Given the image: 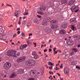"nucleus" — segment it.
Returning a JSON list of instances; mask_svg holds the SVG:
<instances>
[{"instance_id":"22","label":"nucleus","mask_w":80,"mask_h":80,"mask_svg":"<svg viewBox=\"0 0 80 80\" xmlns=\"http://www.w3.org/2000/svg\"><path fill=\"white\" fill-rule=\"evenodd\" d=\"M60 33L61 34H64L65 33V31L64 30H61L60 31Z\"/></svg>"},{"instance_id":"43","label":"nucleus","mask_w":80,"mask_h":80,"mask_svg":"<svg viewBox=\"0 0 80 80\" xmlns=\"http://www.w3.org/2000/svg\"><path fill=\"white\" fill-rule=\"evenodd\" d=\"M61 65L60 66V68H63V64H61Z\"/></svg>"},{"instance_id":"2","label":"nucleus","mask_w":80,"mask_h":80,"mask_svg":"<svg viewBox=\"0 0 80 80\" xmlns=\"http://www.w3.org/2000/svg\"><path fill=\"white\" fill-rule=\"evenodd\" d=\"M35 62L33 60H29L26 62V65L27 66H32L34 65Z\"/></svg>"},{"instance_id":"19","label":"nucleus","mask_w":80,"mask_h":80,"mask_svg":"<svg viewBox=\"0 0 80 80\" xmlns=\"http://www.w3.org/2000/svg\"><path fill=\"white\" fill-rule=\"evenodd\" d=\"M76 9V7L75 6H72L71 9V10L72 12H74V11Z\"/></svg>"},{"instance_id":"63","label":"nucleus","mask_w":80,"mask_h":80,"mask_svg":"<svg viewBox=\"0 0 80 80\" xmlns=\"http://www.w3.org/2000/svg\"><path fill=\"white\" fill-rule=\"evenodd\" d=\"M46 19H47V20H50V18H48Z\"/></svg>"},{"instance_id":"54","label":"nucleus","mask_w":80,"mask_h":80,"mask_svg":"<svg viewBox=\"0 0 80 80\" xmlns=\"http://www.w3.org/2000/svg\"><path fill=\"white\" fill-rule=\"evenodd\" d=\"M56 70H59V69H60V68H58L57 67H56Z\"/></svg>"},{"instance_id":"8","label":"nucleus","mask_w":80,"mask_h":80,"mask_svg":"<svg viewBox=\"0 0 80 80\" xmlns=\"http://www.w3.org/2000/svg\"><path fill=\"white\" fill-rule=\"evenodd\" d=\"M20 11H16L15 13L14 14V16L16 17H18V15L20 14Z\"/></svg>"},{"instance_id":"13","label":"nucleus","mask_w":80,"mask_h":80,"mask_svg":"<svg viewBox=\"0 0 80 80\" xmlns=\"http://www.w3.org/2000/svg\"><path fill=\"white\" fill-rule=\"evenodd\" d=\"M46 9V7L45 6H42V8H40V11H43V10H44V11H45Z\"/></svg>"},{"instance_id":"47","label":"nucleus","mask_w":80,"mask_h":80,"mask_svg":"<svg viewBox=\"0 0 80 80\" xmlns=\"http://www.w3.org/2000/svg\"><path fill=\"white\" fill-rule=\"evenodd\" d=\"M17 31H18L19 30H20V28H17Z\"/></svg>"},{"instance_id":"36","label":"nucleus","mask_w":80,"mask_h":80,"mask_svg":"<svg viewBox=\"0 0 80 80\" xmlns=\"http://www.w3.org/2000/svg\"><path fill=\"white\" fill-rule=\"evenodd\" d=\"M25 21H23L22 22V25H25Z\"/></svg>"},{"instance_id":"48","label":"nucleus","mask_w":80,"mask_h":80,"mask_svg":"<svg viewBox=\"0 0 80 80\" xmlns=\"http://www.w3.org/2000/svg\"><path fill=\"white\" fill-rule=\"evenodd\" d=\"M52 49H49V52H52Z\"/></svg>"},{"instance_id":"25","label":"nucleus","mask_w":80,"mask_h":80,"mask_svg":"<svg viewBox=\"0 0 80 80\" xmlns=\"http://www.w3.org/2000/svg\"><path fill=\"white\" fill-rule=\"evenodd\" d=\"M39 58V56L37 54L35 55L34 57V59H38V58Z\"/></svg>"},{"instance_id":"6","label":"nucleus","mask_w":80,"mask_h":80,"mask_svg":"<svg viewBox=\"0 0 80 80\" xmlns=\"http://www.w3.org/2000/svg\"><path fill=\"white\" fill-rule=\"evenodd\" d=\"M58 26L56 24H51L50 27L52 29H57L58 28Z\"/></svg>"},{"instance_id":"10","label":"nucleus","mask_w":80,"mask_h":80,"mask_svg":"<svg viewBox=\"0 0 80 80\" xmlns=\"http://www.w3.org/2000/svg\"><path fill=\"white\" fill-rule=\"evenodd\" d=\"M67 23H64L62 25L61 27H62V28H66L67 27Z\"/></svg>"},{"instance_id":"31","label":"nucleus","mask_w":80,"mask_h":80,"mask_svg":"<svg viewBox=\"0 0 80 80\" xmlns=\"http://www.w3.org/2000/svg\"><path fill=\"white\" fill-rule=\"evenodd\" d=\"M48 65H52V66L53 65V64H52V62H48Z\"/></svg>"},{"instance_id":"9","label":"nucleus","mask_w":80,"mask_h":80,"mask_svg":"<svg viewBox=\"0 0 80 80\" xmlns=\"http://www.w3.org/2000/svg\"><path fill=\"white\" fill-rule=\"evenodd\" d=\"M27 45L26 44L24 45H21L20 47V50H23L24 48H26L27 47Z\"/></svg>"},{"instance_id":"14","label":"nucleus","mask_w":80,"mask_h":80,"mask_svg":"<svg viewBox=\"0 0 80 80\" xmlns=\"http://www.w3.org/2000/svg\"><path fill=\"white\" fill-rule=\"evenodd\" d=\"M74 38H76L77 40H79L80 38V36L79 35H75L73 36Z\"/></svg>"},{"instance_id":"46","label":"nucleus","mask_w":80,"mask_h":80,"mask_svg":"<svg viewBox=\"0 0 80 80\" xmlns=\"http://www.w3.org/2000/svg\"><path fill=\"white\" fill-rule=\"evenodd\" d=\"M7 6H8L9 7H12V6L11 5H10L9 4H7L6 5Z\"/></svg>"},{"instance_id":"49","label":"nucleus","mask_w":80,"mask_h":80,"mask_svg":"<svg viewBox=\"0 0 80 80\" xmlns=\"http://www.w3.org/2000/svg\"><path fill=\"white\" fill-rule=\"evenodd\" d=\"M17 33H18V35H19V34H20V31H18V32H17Z\"/></svg>"},{"instance_id":"58","label":"nucleus","mask_w":80,"mask_h":80,"mask_svg":"<svg viewBox=\"0 0 80 80\" xmlns=\"http://www.w3.org/2000/svg\"><path fill=\"white\" fill-rule=\"evenodd\" d=\"M3 20V19L0 18V21H2Z\"/></svg>"},{"instance_id":"53","label":"nucleus","mask_w":80,"mask_h":80,"mask_svg":"<svg viewBox=\"0 0 80 80\" xmlns=\"http://www.w3.org/2000/svg\"><path fill=\"white\" fill-rule=\"evenodd\" d=\"M34 23H37V22H38V21L37 20H36L34 21Z\"/></svg>"},{"instance_id":"17","label":"nucleus","mask_w":80,"mask_h":80,"mask_svg":"<svg viewBox=\"0 0 80 80\" xmlns=\"http://www.w3.org/2000/svg\"><path fill=\"white\" fill-rule=\"evenodd\" d=\"M23 69H19L18 71V73L20 74H22L23 72Z\"/></svg>"},{"instance_id":"7","label":"nucleus","mask_w":80,"mask_h":80,"mask_svg":"<svg viewBox=\"0 0 80 80\" xmlns=\"http://www.w3.org/2000/svg\"><path fill=\"white\" fill-rule=\"evenodd\" d=\"M64 72L66 75L68 74L69 73V69L67 67H65L64 69Z\"/></svg>"},{"instance_id":"42","label":"nucleus","mask_w":80,"mask_h":80,"mask_svg":"<svg viewBox=\"0 0 80 80\" xmlns=\"http://www.w3.org/2000/svg\"><path fill=\"white\" fill-rule=\"evenodd\" d=\"M37 17H38V18H41V16H39L38 15H37Z\"/></svg>"},{"instance_id":"57","label":"nucleus","mask_w":80,"mask_h":80,"mask_svg":"<svg viewBox=\"0 0 80 80\" xmlns=\"http://www.w3.org/2000/svg\"><path fill=\"white\" fill-rule=\"evenodd\" d=\"M78 48H80V44H78Z\"/></svg>"},{"instance_id":"55","label":"nucleus","mask_w":80,"mask_h":80,"mask_svg":"<svg viewBox=\"0 0 80 80\" xmlns=\"http://www.w3.org/2000/svg\"><path fill=\"white\" fill-rule=\"evenodd\" d=\"M19 20H20V21H21V20H22V17H20Z\"/></svg>"},{"instance_id":"23","label":"nucleus","mask_w":80,"mask_h":80,"mask_svg":"<svg viewBox=\"0 0 80 80\" xmlns=\"http://www.w3.org/2000/svg\"><path fill=\"white\" fill-rule=\"evenodd\" d=\"M15 76H16V75H15V72H14L11 74L10 77L11 78H14V77H15Z\"/></svg>"},{"instance_id":"4","label":"nucleus","mask_w":80,"mask_h":80,"mask_svg":"<svg viewBox=\"0 0 80 80\" xmlns=\"http://www.w3.org/2000/svg\"><path fill=\"white\" fill-rule=\"evenodd\" d=\"M4 67L6 69H9L11 67V63L8 62H6L4 64Z\"/></svg>"},{"instance_id":"64","label":"nucleus","mask_w":80,"mask_h":80,"mask_svg":"<svg viewBox=\"0 0 80 80\" xmlns=\"http://www.w3.org/2000/svg\"><path fill=\"white\" fill-rule=\"evenodd\" d=\"M28 12V9H27L26 10H25V12Z\"/></svg>"},{"instance_id":"20","label":"nucleus","mask_w":80,"mask_h":80,"mask_svg":"<svg viewBox=\"0 0 80 80\" xmlns=\"http://www.w3.org/2000/svg\"><path fill=\"white\" fill-rule=\"evenodd\" d=\"M75 2V0H72L71 1L69 2V5H73V3H74V2Z\"/></svg>"},{"instance_id":"40","label":"nucleus","mask_w":80,"mask_h":80,"mask_svg":"<svg viewBox=\"0 0 80 80\" xmlns=\"http://www.w3.org/2000/svg\"><path fill=\"white\" fill-rule=\"evenodd\" d=\"M76 68L78 69H80V67H79V66H76Z\"/></svg>"},{"instance_id":"56","label":"nucleus","mask_w":80,"mask_h":80,"mask_svg":"<svg viewBox=\"0 0 80 80\" xmlns=\"http://www.w3.org/2000/svg\"><path fill=\"white\" fill-rule=\"evenodd\" d=\"M47 51V49H45L44 50V52H46Z\"/></svg>"},{"instance_id":"11","label":"nucleus","mask_w":80,"mask_h":80,"mask_svg":"<svg viewBox=\"0 0 80 80\" xmlns=\"http://www.w3.org/2000/svg\"><path fill=\"white\" fill-rule=\"evenodd\" d=\"M0 38L2 40H5L7 38V36L5 35H2L0 37Z\"/></svg>"},{"instance_id":"28","label":"nucleus","mask_w":80,"mask_h":80,"mask_svg":"<svg viewBox=\"0 0 80 80\" xmlns=\"http://www.w3.org/2000/svg\"><path fill=\"white\" fill-rule=\"evenodd\" d=\"M38 13L40 14V15H43V14H44V13H43V12L40 11H38Z\"/></svg>"},{"instance_id":"5","label":"nucleus","mask_w":80,"mask_h":80,"mask_svg":"<svg viewBox=\"0 0 80 80\" xmlns=\"http://www.w3.org/2000/svg\"><path fill=\"white\" fill-rule=\"evenodd\" d=\"M25 60V57H22L18 59L17 60V62H18V63H20V62H22V61H24Z\"/></svg>"},{"instance_id":"12","label":"nucleus","mask_w":80,"mask_h":80,"mask_svg":"<svg viewBox=\"0 0 80 80\" xmlns=\"http://www.w3.org/2000/svg\"><path fill=\"white\" fill-rule=\"evenodd\" d=\"M47 21L48 20L47 19H44L43 20L44 23L42 24V25H45V26H46V25H47Z\"/></svg>"},{"instance_id":"15","label":"nucleus","mask_w":80,"mask_h":80,"mask_svg":"<svg viewBox=\"0 0 80 80\" xmlns=\"http://www.w3.org/2000/svg\"><path fill=\"white\" fill-rule=\"evenodd\" d=\"M67 42L68 43H70L69 44L70 45H73V40H71L70 41L69 40H68L67 41Z\"/></svg>"},{"instance_id":"35","label":"nucleus","mask_w":80,"mask_h":80,"mask_svg":"<svg viewBox=\"0 0 80 80\" xmlns=\"http://www.w3.org/2000/svg\"><path fill=\"white\" fill-rule=\"evenodd\" d=\"M73 53H74V52H72L70 53V55L71 56H72L73 55Z\"/></svg>"},{"instance_id":"16","label":"nucleus","mask_w":80,"mask_h":80,"mask_svg":"<svg viewBox=\"0 0 80 80\" xmlns=\"http://www.w3.org/2000/svg\"><path fill=\"white\" fill-rule=\"evenodd\" d=\"M76 20V19L75 18H73L72 19H71L70 20V22L71 23H72V24H73L74 23H75V21Z\"/></svg>"},{"instance_id":"34","label":"nucleus","mask_w":80,"mask_h":80,"mask_svg":"<svg viewBox=\"0 0 80 80\" xmlns=\"http://www.w3.org/2000/svg\"><path fill=\"white\" fill-rule=\"evenodd\" d=\"M21 35L22 37H25V34L24 33H23V32H22L21 33Z\"/></svg>"},{"instance_id":"26","label":"nucleus","mask_w":80,"mask_h":80,"mask_svg":"<svg viewBox=\"0 0 80 80\" xmlns=\"http://www.w3.org/2000/svg\"><path fill=\"white\" fill-rule=\"evenodd\" d=\"M41 75H43V73H44V68H42L41 69Z\"/></svg>"},{"instance_id":"18","label":"nucleus","mask_w":80,"mask_h":80,"mask_svg":"<svg viewBox=\"0 0 80 80\" xmlns=\"http://www.w3.org/2000/svg\"><path fill=\"white\" fill-rule=\"evenodd\" d=\"M46 31L47 32L50 33V32H52V29L50 28H46Z\"/></svg>"},{"instance_id":"50","label":"nucleus","mask_w":80,"mask_h":80,"mask_svg":"<svg viewBox=\"0 0 80 80\" xmlns=\"http://www.w3.org/2000/svg\"><path fill=\"white\" fill-rule=\"evenodd\" d=\"M33 44L35 46H34V47H36V46L37 45V44H36V43H33Z\"/></svg>"},{"instance_id":"59","label":"nucleus","mask_w":80,"mask_h":80,"mask_svg":"<svg viewBox=\"0 0 80 80\" xmlns=\"http://www.w3.org/2000/svg\"><path fill=\"white\" fill-rule=\"evenodd\" d=\"M49 68L50 69H51V68H53V67H52V66L51 67H49Z\"/></svg>"},{"instance_id":"52","label":"nucleus","mask_w":80,"mask_h":80,"mask_svg":"<svg viewBox=\"0 0 80 80\" xmlns=\"http://www.w3.org/2000/svg\"><path fill=\"white\" fill-rule=\"evenodd\" d=\"M29 36H32V33H30L28 35Z\"/></svg>"},{"instance_id":"1","label":"nucleus","mask_w":80,"mask_h":80,"mask_svg":"<svg viewBox=\"0 0 80 80\" xmlns=\"http://www.w3.org/2000/svg\"><path fill=\"white\" fill-rule=\"evenodd\" d=\"M16 53V52H15V51L10 50L7 52V55L9 56V57H12V56H13L14 57H17L16 54H15Z\"/></svg>"},{"instance_id":"41","label":"nucleus","mask_w":80,"mask_h":80,"mask_svg":"<svg viewBox=\"0 0 80 80\" xmlns=\"http://www.w3.org/2000/svg\"><path fill=\"white\" fill-rule=\"evenodd\" d=\"M56 49H57V48H54L53 49V50H54V52H55V51H56Z\"/></svg>"},{"instance_id":"3","label":"nucleus","mask_w":80,"mask_h":80,"mask_svg":"<svg viewBox=\"0 0 80 80\" xmlns=\"http://www.w3.org/2000/svg\"><path fill=\"white\" fill-rule=\"evenodd\" d=\"M40 75V72H37L36 70H34L31 71L30 72V75L32 76H38Z\"/></svg>"},{"instance_id":"45","label":"nucleus","mask_w":80,"mask_h":80,"mask_svg":"<svg viewBox=\"0 0 80 80\" xmlns=\"http://www.w3.org/2000/svg\"><path fill=\"white\" fill-rule=\"evenodd\" d=\"M57 51H56V52L55 51L54 52V55H55V54H57Z\"/></svg>"},{"instance_id":"60","label":"nucleus","mask_w":80,"mask_h":80,"mask_svg":"<svg viewBox=\"0 0 80 80\" xmlns=\"http://www.w3.org/2000/svg\"><path fill=\"white\" fill-rule=\"evenodd\" d=\"M17 55H18V56H19L20 55V53H18Z\"/></svg>"},{"instance_id":"32","label":"nucleus","mask_w":80,"mask_h":80,"mask_svg":"<svg viewBox=\"0 0 80 80\" xmlns=\"http://www.w3.org/2000/svg\"><path fill=\"white\" fill-rule=\"evenodd\" d=\"M23 15H28V13L26 12H25V13H24Z\"/></svg>"},{"instance_id":"39","label":"nucleus","mask_w":80,"mask_h":80,"mask_svg":"<svg viewBox=\"0 0 80 80\" xmlns=\"http://www.w3.org/2000/svg\"><path fill=\"white\" fill-rule=\"evenodd\" d=\"M78 11H79V9H78V10H75V13H77V12H78Z\"/></svg>"},{"instance_id":"62","label":"nucleus","mask_w":80,"mask_h":80,"mask_svg":"<svg viewBox=\"0 0 80 80\" xmlns=\"http://www.w3.org/2000/svg\"><path fill=\"white\" fill-rule=\"evenodd\" d=\"M27 27H28L29 28H30V26H29V25H27Z\"/></svg>"},{"instance_id":"21","label":"nucleus","mask_w":80,"mask_h":80,"mask_svg":"<svg viewBox=\"0 0 80 80\" xmlns=\"http://www.w3.org/2000/svg\"><path fill=\"white\" fill-rule=\"evenodd\" d=\"M4 32V30L3 29V27L2 26L0 27V33H3Z\"/></svg>"},{"instance_id":"27","label":"nucleus","mask_w":80,"mask_h":80,"mask_svg":"<svg viewBox=\"0 0 80 80\" xmlns=\"http://www.w3.org/2000/svg\"><path fill=\"white\" fill-rule=\"evenodd\" d=\"M37 54V52H36L35 51L33 52L32 53V55H33V56H34V57Z\"/></svg>"},{"instance_id":"24","label":"nucleus","mask_w":80,"mask_h":80,"mask_svg":"<svg viewBox=\"0 0 80 80\" xmlns=\"http://www.w3.org/2000/svg\"><path fill=\"white\" fill-rule=\"evenodd\" d=\"M72 50L74 51V52H78V49L77 48H74L72 49Z\"/></svg>"},{"instance_id":"51","label":"nucleus","mask_w":80,"mask_h":80,"mask_svg":"<svg viewBox=\"0 0 80 80\" xmlns=\"http://www.w3.org/2000/svg\"><path fill=\"white\" fill-rule=\"evenodd\" d=\"M49 73L50 74H51V73L52 74V75H53V72H50V71L49 72Z\"/></svg>"},{"instance_id":"29","label":"nucleus","mask_w":80,"mask_h":80,"mask_svg":"<svg viewBox=\"0 0 80 80\" xmlns=\"http://www.w3.org/2000/svg\"><path fill=\"white\" fill-rule=\"evenodd\" d=\"M50 22L52 23H56V20H53L52 21H51Z\"/></svg>"},{"instance_id":"33","label":"nucleus","mask_w":80,"mask_h":80,"mask_svg":"<svg viewBox=\"0 0 80 80\" xmlns=\"http://www.w3.org/2000/svg\"><path fill=\"white\" fill-rule=\"evenodd\" d=\"M49 79H50L51 80H52L53 77L52 76H50V77H49Z\"/></svg>"},{"instance_id":"38","label":"nucleus","mask_w":80,"mask_h":80,"mask_svg":"<svg viewBox=\"0 0 80 80\" xmlns=\"http://www.w3.org/2000/svg\"><path fill=\"white\" fill-rule=\"evenodd\" d=\"M17 36V34H14L13 37V38H14V37H16V36Z\"/></svg>"},{"instance_id":"37","label":"nucleus","mask_w":80,"mask_h":80,"mask_svg":"<svg viewBox=\"0 0 80 80\" xmlns=\"http://www.w3.org/2000/svg\"><path fill=\"white\" fill-rule=\"evenodd\" d=\"M34 78H29L28 79V80H34Z\"/></svg>"},{"instance_id":"61","label":"nucleus","mask_w":80,"mask_h":80,"mask_svg":"<svg viewBox=\"0 0 80 80\" xmlns=\"http://www.w3.org/2000/svg\"><path fill=\"white\" fill-rule=\"evenodd\" d=\"M27 42L28 43V44H29L30 43V42H29V41H27Z\"/></svg>"},{"instance_id":"30","label":"nucleus","mask_w":80,"mask_h":80,"mask_svg":"<svg viewBox=\"0 0 80 80\" xmlns=\"http://www.w3.org/2000/svg\"><path fill=\"white\" fill-rule=\"evenodd\" d=\"M71 28L73 31L75 30V27L73 26H71Z\"/></svg>"},{"instance_id":"44","label":"nucleus","mask_w":80,"mask_h":80,"mask_svg":"<svg viewBox=\"0 0 80 80\" xmlns=\"http://www.w3.org/2000/svg\"><path fill=\"white\" fill-rule=\"evenodd\" d=\"M21 21L19 20L18 22V24L19 25L21 23V22H20Z\"/></svg>"}]
</instances>
